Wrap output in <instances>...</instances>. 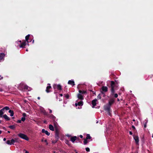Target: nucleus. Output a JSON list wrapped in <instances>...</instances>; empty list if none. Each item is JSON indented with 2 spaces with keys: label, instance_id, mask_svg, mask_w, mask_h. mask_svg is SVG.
Listing matches in <instances>:
<instances>
[{
  "label": "nucleus",
  "instance_id": "nucleus-1",
  "mask_svg": "<svg viewBox=\"0 0 153 153\" xmlns=\"http://www.w3.org/2000/svg\"><path fill=\"white\" fill-rule=\"evenodd\" d=\"M114 101V100L113 99H111L110 100L108 104L105 106V109L109 111L110 109V105L113 103Z\"/></svg>",
  "mask_w": 153,
  "mask_h": 153
},
{
  "label": "nucleus",
  "instance_id": "nucleus-2",
  "mask_svg": "<svg viewBox=\"0 0 153 153\" xmlns=\"http://www.w3.org/2000/svg\"><path fill=\"white\" fill-rule=\"evenodd\" d=\"M18 136L23 139H25L27 141L29 140V138L27 136L23 134L19 133L18 134Z\"/></svg>",
  "mask_w": 153,
  "mask_h": 153
},
{
  "label": "nucleus",
  "instance_id": "nucleus-3",
  "mask_svg": "<svg viewBox=\"0 0 153 153\" xmlns=\"http://www.w3.org/2000/svg\"><path fill=\"white\" fill-rule=\"evenodd\" d=\"M134 139V140L136 143L138 144L139 142V137L137 136L133 135Z\"/></svg>",
  "mask_w": 153,
  "mask_h": 153
},
{
  "label": "nucleus",
  "instance_id": "nucleus-4",
  "mask_svg": "<svg viewBox=\"0 0 153 153\" xmlns=\"http://www.w3.org/2000/svg\"><path fill=\"white\" fill-rule=\"evenodd\" d=\"M53 88L54 89L57 88L59 90H61V86L59 85H53Z\"/></svg>",
  "mask_w": 153,
  "mask_h": 153
},
{
  "label": "nucleus",
  "instance_id": "nucleus-5",
  "mask_svg": "<svg viewBox=\"0 0 153 153\" xmlns=\"http://www.w3.org/2000/svg\"><path fill=\"white\" fill-rule=\"evenodd\" d=\"M97 101V99H94L92 100V108H94L96 105V102Z\"/></svg>",
  "mask_w": 153,
  "mask_h": 153
},
{
  "label": "nucleus",
  "instance_id": "nucleus-6",
  "mask_svg": "<svg viewBox=\"0 0 153 153\" xmlns=\"http://www.w3.org/2000/svg\"><path fill=\"white\" fill-rule=\"evenodd\" d=\"M42 133H45L46 135L48 136H49L50 134V133L48 132V131L45 130L44 129H42Z\"/></svg>",
  "mask_w": 153,
  "mask_h": 153
},
{
  "label": "nucleus",
  "instance_id": "nucleus-7",
  "mask_svg": "<svg viewBox=\"0 0 153 153\" xmlns=\"http://www.w3.org/2000/svg\"><path fill=\"white\" fill-rule=\"evenodd\" d=\"M83 105V102L82 101H81L79 102L78 103H76L75 105L76 106H77V105L79 106H82Z\"/></svg>",
  "mask_w": 153,
  "mask_h": 153
},
{
  "label": "nucleus",
  "instance_id": "nucleus-8",
  "mask_svg": "<svg viewBox=\"0 0 153 153\" xmlns=\"http://www.w3.org/2000/svg\"><path fill=\"white\" fill-rule=\"evenodd\" d=\"M4 55V53H1L0 54V62L3 60Z\"/></svg>",
  "mask_w": 153,
  "mask_h": 153
},
{
  "label": "nucleus",
  "instance_id": "nucleus-9",
  "mask_svg": "<svg viewBox=\"0 0 153 153\" xmlns=\"http://www.w3.org/2000/svg\"><path fill=\"white\" fill-rule=\"evenodd\" d=\"M3 117L5 119L7 120H10V118L6 114L4 115Z\"/></svg>",
  "mask_w": 153,
  "mask_h": 153
},
{
  "label": "nucleus",
  "instance_id": "nucleus-10",
  "mask_svg": "<svg viewBox=\"0 0 153 153\" xmlns=\"http://www.w3.org/2000/svg\"><path fill=\"white\" fill-rule=\"evenodd\" d=\"M68 84L70 85H75L74 81L73 80H69L68 82Z\"/></svg>",
  "mask_w": 153,
  "mask_h": 153
},
{
  "label": "nucleus",
  "instance_id": "nucleus-11",
  "mask_svg": "<svg viewBox=\"0 0 153 153\" xmlns=\"http://www.w3.org/2000/svg\"><path fill=\"white\" fill-rule=\"evenodd\" d=\"M107 88L106 86H103L102 87V90L104 92H106L107 91Z\"/></svg>",
  "mask_w": 153,
  "mask_h": 153
},
{
  "label": "nucleus",
  "instance_id": "nucleus-12",
  "mask_svg": "<svg viewBox=\"0 0 153 153\" xmlns=\"http://www.w3.org/2000/svg\"><path fill=\"white\" fill-rule=\"evenodd\" d=\"M114 82L113 81H111V91H113L114 90Z\"/></svg>",
  "mask_w": 153,
  "mask_h": 153
},
{
  "label": "nucleus",
  "instance_id": "nucleus-13",
  "mask_svg": "<svg viewBox=\"0 0 153 153\" xmlns=\"http://www.w3.org/2000/svg\"><path fill=\"white\" fill-rule=\"evenodd\" d=\"M77 137L76 136H74L73 137H72L71 138V140L73 142H74L75 140L76 139Z\"/></svg>",
  "mask_w": 153,
  "mask_h": 153
},
{
  "label": "nucleus",
  "instance_id": "nucleus-14",
  "mask_svg": "<svg viewBox=\"0 0 153 153\" xmlns=\"http://www.w3.org/2000/svg\"><path fill=\"white\" fill-rule=\"evenodd\" d=\"M4 113V109H2L0 110V117H2L3 114Z\"/></svg>",
  "mask_w": 153,
  "mask_h": 153
},
{
  "label": "nucleus",
  "instance_id": "nucleus-15",
  "mask_svg": "<svg viewBox=\"0 0 153 153\" xmlns=\"http://www.w3.org/2000/svg\"><path fill=\"white\" fill-rule=\"evenodd\" d=\"M26 45V43L25 42L22 43L20 46V47H23L24 46H25Z\"/></svg>",
  "mask_w": 153,
  "mask_h": 153
},
{
  "label": "nucleus",
  "instance_id": "nucleus-16",
  "mask_svg": "<svg viewBox=\"0 0 153 153\" xmlns=\"http://www.w3.org/2000/svg\"><path fill=\"white\" fill-rule=\"evenodd\" d=\"M49 128L50 130H51V131H54V129L53 127V126L51 125H50L49 126Z\"/></svg>",
  "mask_w": 153,
  "mask_h": 153
},
{
  "label": "nucleus",
  "instance_id": "nucleus-17",
  "mask_svg": "<svg viewBox=\"0 0 153 153\" xmlns=\"http://www.w3.org/2000/svg\"><path fill=\"white\" fill-rule=\"evenodd\" d=\"M51 88V87L50 86H47L46 88V91L48 93L50 92L49 91V89H50Z\"/></svg>",
  "mask_w": 153,
  "mask_h": 153
},
{
  "label": "nucleus",
  "instance_id": "nucleus-18",
  "mask_svg": "<svg viewBox=\"0 0 153 153\" xmlns=\"http://www.w3.org/2000/svg\"><path fill=\"white\" fill-rule=\"evenodd\" d=\"M80 93L78 94L77 95L79 99L81 100L83 99V97L80 94Z\"/></svg>",
  "mask_w": 153,
  "mask_h": 153
},
{
  "label": "nucleus",
  "instance_id": "nucleus-19",
  "mask_svg": "<svg viewBox=\"0 0 153 153\" xmlns=\"http://www.w3.org/2000/svg\"><path fill=\"white\" fill-rule=\"evenodd\" d=\"M9 112L10 113V116H13L14 113L13 111L9 110Z\"/></svg>",
  "mask_w": 153,
  "mask_h": 153
},
{
  "label": "nucleus",
  "instance_id": "nucleus-20",
  "mask_svg": "<svg viewBox=\"0 0 153 153\" xmlns=\"http://www.w3.org/2000/svg\"><path fill=\"white\" fill-rule=\"evenodd\" d=\"M11 142V141L10 140H8L6 142L7 144L10 145H12Z\"/></svg>",
  "mask_w": 153,
  "mask_h": 153
},
{
  "label": "nucleus",
  "instance_id": "nucleus-21",
  "mask_svg": "<svg viewBox=\"0 0 153 153\" xmlns=\"http://www.w3.org/2000/svg\"><path fill=\"white\" fill-rule=\"evenodd\" d=\"M30 35L29 34L28 35L25 37V40H26L27 42V43L28 42V40L29 39V37L30 36Z\"/></svg>",
  "mask_w": 153,
  "mask_h": 153
},
{
  "label": "nucleus",
  "instance_id": "nucleus-22",
  "mask_svg": "<svg viewBox=\"0 0 153 153\" xmlns=\"http://www.w3.org/2000/svg\"><path fill=\"white\" fill-rule=\"evenodd\" d=\"M24 88L25 89L28 90H29V88L30 89V88H29L28 86L26 85H25L24 86Z\"/></svg>",
  "mask_w": 153,
  "mask_h": 153
},
{
  "label": "nucleus",
  "instance_id": "nucleus-23",
  "mask_svg": "<svg viewBox=\"0 0 153 153\" xmlns=\"http://www.w3.org/2000/svg\"><path fill=\"white\" fill-rule=\"evenodd\" d=\"M2 109H4V110H8L10 109L9 107L8 106H6L3 108Z\"/></svg>",
  "mask_w": 153,
  "mask_h": 153
},
{
  "label": "nucleus",
  "instance_id": "nucleus-24",
  "mask_svg": "<svg viewBox=\"0 0 153 153\" xmlns=\"http://www.w3.org/2000/svg\"><path fill=\"white\" fill-rule=\"evenodd\" d=\"M42 141L46 143L47 145L48 144V143L47 142V140L46 139H44V138H43L42 140Z\"/></svg>",
  "mask_w": 153,
  "mask_h": 153
},
{
  "label": "nucleus",
  "instance_id": "nucleus-25",
  "mask_svg": "<svg viewBox=\"0 0 153 153\" xmlns=\"http://www.w3.org/2000/svg\"><path fill=\"white\" fill-rule=\"evenodd\" d=\"M11 143H12V145H13L14 143L16 141V140H15L13 139H12L11 140Z\"/></svg>",
  "mask_w": 153,
  "mask_h": 153
},
{
  "label": "nucleus",
  "instance_id": "nucleus-26",
  "mask_svg": "<svg viewBox=\"0 0 153 153\" xmlns=\"http://www.w3.org/2000/svg\"><path fill=\"white\" fill-rule=\"evenodd\" d=\"M79 93H82V94H84L86 93V91H82L80 90H79Z\"/></svg>",
  "mask_w": 153,
  "mask_h": 153
},
{
  "label": "nucleus",
  "instance_id": "nucleus-27",
  "mask_svg": "<svg viewBox=\"0 0 153 153\" xmlns=\"http://www.w3.org/2000/svg\"><path fill=\"white\" fill-rule=\"evenodd\" d=\"M91 138V137L89 134H87V135L86 139H90Z\"/></svg>",
  "mask_w": 153,
  "mask_h": 153
},
{
  "label": "nucleus",
  "instance_id": "nucleus-28",
  "mask_svg": "<svg viewBox=\"0 0 153 153\" xmlns=\"http://www.w3.org/2000/svg\"><path fill=\"white\" fill-rule=\"evenodd\" d=\"M9 128L12 129H14L15 128V127L13 126H9Z\"/></svg>",
  "mask_w": 153,
  "mask_h": 153
},
{
  "label": "nucleus",
  "instance_id": "nucleus-29",
  "mask_svg": "<svg viewBox=\"0 0 153 153\" xmlns=\"http://www.w3.org/2000/svg\"><path fill=\"white\" fill-rule=\"evenodd\" d=\"M25 120V117H23L21 118V120L23 121H24Z\"/></svg>",
  "mask_w": 153,
  "mask_h": 153
},
{
  "label": "nucleus",
  "instance_id": "nucleus-30",
  "mask_svg": "<svg viewBox=\"0 0 153 153\" xmlns=\"http://www.w3.org/2000/svg\"><path fill=\"white\" fill-rule=\"evenodd\" d=\"M84 143L85 144H86L88 143V141L87 140H85L84 141Z\"/></svg>",
  "mask_w": 153,
  "mask_h": 153
},
{
  "label": "nucleus",
  "instance_id": "nucleus-31",
  "mask_svg": "<svg viewBox=\"0 0 153 153\" xmlns=\"http://www.w3.org/2000/svg\"><path fill=\"white\" fill-rule=\"evenodd\" d=\"M86 150L87 151V152H89L90 151V149L89 148H86Z\"/></svg>",
  "mask_w": 153,
  "mask_h": 153
},
{
  "label": "nucleus",
  "instance_id": "nucleus-32",
  "mask_svg": "<svg viewBox=\"0 0 153 153\" xmlns=\"http://www.w3.org/2000/svg\"><path fill=\"white\" fill-rule=\"evenodd\" d=\"M97 98L99 99H100L101 98V97L100 96V94H99L97 96Z\"/></svg>",
  "mask_w": 153,
  "mask_h": 153
},
{
  "label": "nucleus",
  "instance_id": "nucleus-33",
  "mask_svg": "<svg viewBox=\"0 0 153 153\" xmlns=\"http://www.w3.org/2000/svg\"><path fill=\"white\" fill-rule=\"evenodd\" d=\"M22 116L23 117H25L26 116V114L25 113H23L22 114Z\"/></svg>",
  "mask_w": 153,
  "mask_h": 153
},
{
  "label": "nucleus",
  "instance_id": "nucleus-34",
  "mask_svg": "<svg viewBox=\"0 0 153 153\" xmlns=\"http://www.w3.org/2000/svg\"><path fill=\"white\" fill-rule=\"evenodd\" d=\"M65 97L66 98H68L69 97V96L68 94H66L65 95Z\"/></svg>",
  "mask_w": 153,
  "mask_h": 153
},
{
  "label": "nucleus",
  "instance_id": "nucleus-35",
  "mask_svg": "<svg viewBox=\"0 0 153 153\" xmlns=\"http://www.w3.org/2000/svg\"><path fill=\"white\" fill-rule=\"evenodd\" d=\"M117 96H118V95H117V94H115V95H114V97H115L116 98V97H117Z\"/></svg>",
  "mask_w": 153,
  "mask_h": 153
},
{
  "label": "nucleus",
  "instance_id": "nucleus-36",
  "mask_svg": "<svg viewBox=\"0 0 153 153\" xmlns=\"http://www.w3.org/2000/svg\"><path fill=\"white\" fill-rule=\"evenodd\" d=\"M21 120H18L17 121V122L18 123H21Z\"/></svg>",
  "mask_w": 153,
  "mask_h": 153
},
{
  "label": "nucleus",
  "instance_id": "nucleus-37",
  "mask_svg": "<svg viewBox=\"0 0 153 153\" xmlns=\"http://www.w3.org/2000/svg\"><path fill=\"white\" fill-rule=\"evenodd\" d=\"M54 126L56 128H57V125L56 124H54Z\"/></svg>",
  "mask_w": 153,
  "mask_h": 153
},
{
  "label": "nucleus",
  "instance_id": "nucleus-38",
  "mask_svg": "<svg viewBox=\"0 0 153 153\" xmlns=\"http://www.w3.org/2000/svg\"><path fill=\"white\" fill-rule=\"evenodd\" d=\"M132 128H133V129H135V127L134 126H132Z\"/></svg>",
  "mask_w": 153,
  "mask_h": 153
},
{
  "label": "nucleus",
  "instance_id": "nucleus-39",
  "mask_svg": "<svg viewBox=\"0 0 153 153\" xmlns=\"http://www.w3.org/2000/svg\"><path fill=\"white\" fill-rule=\"evenodd\" d=\"M129 134H131V135H132V132L131 131H129Z\"/></svg>",
  "mask_w": 153,
  "mask_h": 153
},
{
  "label": "nucleus",
  "instance_id": "nucleus-40",
  "mask_svg": "<svg viewBox=\"0 0 153 153\" xmlns=\"http://www.w3.org/2000/svg\"><path fill=\"white\" fill-rule=\"evenodd\" d=\"M49 110L50 111V113H51L52 112V110H51V109H49Z\"/></svg>",
  "mask_w": 153,
  "mask_h": 153
},
{
  "label": "nucleus",
  "instance_id": "nucleus-41",
  "mask_svg": "<svg viewBox=\"0 0 153 153\" xmlns=\"http://www.w3.org/2000/svg\"><path fill=\"white\" fill-rule=\"evenodd\" d=\"M80 137L81 138H82L83 137V136L82 135H80Z\"/></svg>",
  "mask_w": 153,
  "mask_h": 153
},
{
  "label": "nucleus",
  "instance_id": "nucleus-42",
  "mask_svg": "<svg viewBox=\"0 0 153 153\" xmlns=\"http://www.w3.org/2000/svg\"><path fill=\"white\" fill-rule=\"evenodd\" d=\"M6 140V139L5 138H4L3 139L4 141H5Z\"/></svg>",
  "mask_w": 153,
  "mask_h": 153
},
{
  "label": "nucleus",
  "instance_id": "nucleus-43",
  "mask_svg": "<svg viewBox=\"0 0 153 153\" xmlns=\"http://www.w3.org/2000/svg\"><path fill=\"white\" fill-rule=\"evenodd\" d=\"M144 126L145 128H146V124H144Z\"/></svg>",
  "mask_w": 153,
  "mask_h": 153
},
{
  "label": "nucleus",
  "instance_id": "nucleus-44",
  "mask_svg": "<svg viewBox=\"0 0 153 153\" xmlns=\"http://www.w3.org/2000/svg\"><path fill=\"white\" fill-rule=\"evenodd\" d=\"M25 153H29L27 151H26Z\"/></svg>",
  "mask_w": 153,
  "mask_h": 153
},
{
  "label": "nucleus",
  "instance_id": "nucleus-45",
  "mask_svg": "<svg viewBox=\"0 0 153 153\" xmlns=\"http://www.w3.org/2000/svg\"><path fill=\"white\" fill-rule=\"evenodd\" d=\"M67 136L68 137H70V136L69 135H67Z\"/></svg>",
  "mask_w": 153,
  "mask_h": 153
},
{
  "label": "nucleus",
  "instance_id": "nucleus-46",
  "mask_svg": "<svg viewBox=\"0 0 153 153\" xmlns=\"http://www.w3.org/2000/svg\"><path fill=\"white\" fill-rule=\"evenodd\" d=\"M60 95L61 96H62V94H60Z\"/></svg>",
  "mask_w": 153,
  "mask_h": 153
},
{
  "label": "nucleus",
  "instance_id": "nucleus-47",
  "mask_svg": "<svg viewBox=\"0 0 153 153\" xmlns=\"http://www.w3.org/2000/svg\"><path fill=\"white\" fill-rule=\"evenodd\" d=\"M38 99L39 100V99H40V97H38Z\"/></svg>",
  "mask_w": 153,
  "mask_h": 153
},
{
  "label": "nucleus",
  "instance_id": "nucleus-48",
  "mask_svg": "<svg viewBox=\"0 0 153 153\" xmlns=\"http://www.w3.org/2000/svg\"><path fill=\"white\" fill-rule=\"evenodd\" d=\"M34 40H33V43H34Z\"/></svg>",
  "mask_w": 153,
  "mask_h": 153
},
{
  "label": "nucleus",
  "instance_id": "nucleus-49",
  "mask_svg": "<svg viewBox=\"0 0 153 153\" xmlns=\"http://www.w3.org/2000/svg\"><path fill=\"white\" fill-rule=\"evenodd\" d=\"M1 133V131H0V134Z\"/></svg>",
  "mask_w": 153,
  "mask_h": 153
},
{
  "label": "nucleus",
  "instance_id": "nucleus-50",
  "mask_svg": "<svg viewBox=\"0 0 153 153\" xmlns=\"http://www.w3.org/2000/svg\"><path fill=\"white\" fill-rule=\"evenodd\" d=\"M152 137L153 138V134H152Z\"/></svg>",
  "mask_w": 153,
  "mask_h": 153
},
{
  "label": "nucleus",
  "instance_id": "nucleus-51",
  "mask_svg": "<svg viewBox=\"0 0 153 153\" xmlns=\"http://www.w3.org/2000/svg\"><path fill=\"white\" fill-rule=\"evenodd\" d=\"M133 120V121H135L134 120Z\"/></svg>",
  "mask_w": 153,
  "mask_h": 153
},
{
  "label": "nucleus",
  "instance_id": "nucleus-52",
  "mask_svg": "<svg viewBox=\"0 0 153 153\" xmlns=\"http://www.w3.org/2000/svg\"><path fill=\"white\" fill-rule=\"evenodd\" d=\"M2 79V77H1V78L0 79Z\"/></svg>",
  "mask_w": 153,
  "mask_h": 153
},
{
  "label": "nucleus",
  "instance_id": "nucleus-53",
  "mask_svg": "<svg viewBox=\"0 0 153 153\" xmlns=\"http://www.w3.org/2000/svg\"><path fill=\"white\" fill-rule=\"evenodd\" d=\"M8 133H10V132L9 131H8Z\"/></svg>",
  "mask_w": 153,
  "mask_h": 153
},
{
  "label": "nucleus",
  "instance_id": "nucleus-54",
  "mask_svg": "<svg viewBox=\"0 0 153 153\" xmlns=\"http://www.w3.org/2000/svg\"><path fill=\"white\" fill-rule=\"evenodd\" d=\"M26 51H28V50H27H27H26Z\"/></svg>",
  "mask_w": 153,
  "mask_h": 153
},
{
  "label": "nucleus",
  "instance_id": "nucleus-55",
  "mask_svg": "<svg viewBox=\"0 0 153 153\" xmlns=\"http://www.w3.org/2000/svg\"><path fill=\"white\" fill-rule=\"evenodd\" d=\"M19 42H21V41H19Z\"/></svg>",
  "mask_w": 153,
  "mask_h": 153
},
{
  "label": "nucleus",
  "instance_id": "nucleus-56",
  "mask_svg": "<svg viewBox=\"0 0 153 153\" xmlns=\"http://www.w3.org/2000/svg\"><path fill=\"white\" fill-rule=\"evenodd\" d=\"M76 153H77V152H76Z\"/></svg>",
  "mask_w": 153,
  "mask_h": 153
},
{
  "label": "nucleus",
  "instance_id": "nucleus-57",
  "mask_svg": "<svg viewBox=\"0 0 153 153\" xmlns=\"http://www.w3.org/2000/svg\"><path fill=\"white\" fill-rule=\"evenodd\" d=\"M1 123V121L0 120V123Z\"/></svg>",
  "mask_w": 153,
  "mask_h": 153
}]
</instances>
